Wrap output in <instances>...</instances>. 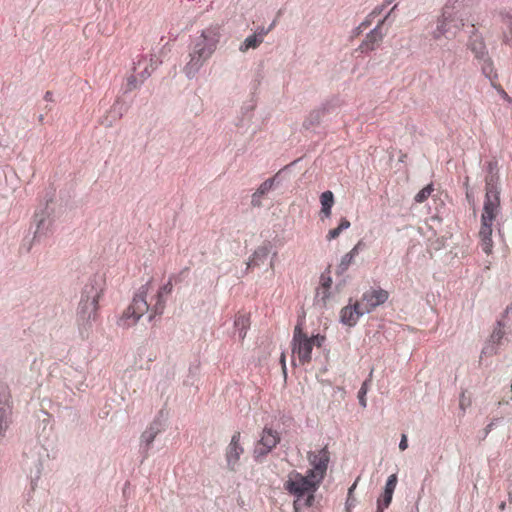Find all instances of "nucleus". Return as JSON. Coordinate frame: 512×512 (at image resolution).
Segmentation results:
<instances>
[{
	"label": "nucleus",
	"instance_id": "obj_13",
	"mask_svg": "<svg viewBox=\"0 0 512 512\" xmlns=\"http://www.w3.org/2000/svg\"><path fill=\"white\" fill-rule=\"evenodd\" d=\"M366 313L363 310L362 305L359 301H356L353 305H347L342 308L340 312L341 322L348 326H354L359 317Z\"/></svg>",
	"mask_w": 512,
	"mask_h": 512
},
{
	"label": "nucleus",
	"instance_id": "obj_15",
	"mask_svg": "<svg viewBox=\"0 0 512 512\" xmlns=\"http://www.w3.org/2000/svg\"><path fill=\"white\" fill-rule=\"evenodd\" d=\"M144 66V70L142 72L137 73L136 75H132L128 79V85L130 86V89L136 88L138 85V82H143L144 79H146L148 76H150L151 72L148 69V61L146 58L142 57L137 61V64L134 68L135 72L141 67Z\"/></svg>",
	"mask_w": 512,
	"mask_h": 512
},
{
	"label": "nucleus",
	"instance_id": "obj_43",
	"mask_svg": "<svg viewBox=\"0 0 512 512\" xmlns=\"http://www.w3.org/2000/svg\"><path fill=\"white\" fill-rule=\"evenodd\" d=\"M509 500L512 501L511 493H509Z\"/></svg>",
	"mask_w": 512,
	"mask_h": 512
},
{
	"label": "nucleus",
	"instance_id": "obj_40",
	"mask_svg": "<svg viewBox=\"0 0 512 512\" xmlns=\"http://www.w3.org/2000/svg\"><path fill=\"white\" fill-rule=\"evenodd\" d=\"M347 512H352L351 508L349 506L346 507Z\"/></svg>",
	"mask_w": 512,
	"mask_h": 512
},
{
	"label": "nucleus",
	"instance_id": "obj_30",
	"mask_svg": "<svg viewBox=\"0 0 512 512\" xmlns=\"http://www.w3.org/2000/svg\"><path fill=\"white\" fill-rule=\"evenodd\" d=\"M503 43L512 47V21L509 23L507 30L503 32Z\"/></svg>",
	"mask_w": 512,
	"mask_h": 512
},
{
	"label": "nucleus",
	"instance_id": "obj_28",
	"mask_svg": "<svg viewBox=\"0 0 512 512\" xmlns=\"http://www.w3.org/2000/svg\"><path fill=\"white\" fill-rule=\"evenodd\" d=\"M396 485H397V476H396V474H392L387 479L384 492H386V494L393 495Z\"/></svg>",
	"mask_w": 512,
	"mask_h": 512
},
{
	"label": "nucleus",
	"instance_id": "obj_9",
	"mask_svg": "<svg viewBox=\"0 0 512 512\" xmlns=\"http://www.w3.org/2000/svg\"><path fill=\"white\" fill-rule=\"evenodd\" d=\"M11 393L6 385L0 384V442L5 437V432L10 425Z\"/></svg>",
	"mask_w": 512,
	"mask_h": 512
},
{
	"label": "nucleus",
	"instance_id": "obj_1",
	"mask_svg": "<svg viewBox=\"0 0 512 512\" xmlns=\"http://www.w3.org/2000/svg\"><path fill=\"white\" fill-rule=\"evenodd\" d=\"M173 277L167 283L157 286L153 279L139 287L133 297L132 303L124 311L121 318L123 327H131L148 311H151L150 320L163 313L165 308V296L173 290Z\"/></svg>",
	"mask_w": 512,
	"mask_h": 512
},
{
	"label": "nucleus",
	"instance_id": "obj_20",
	"mask_svg": "<svg viewBox=\"0 0 512 512\" xmlns=\"http://www.w3.org/2000/svg\"><path fill=\"white\" fill-rule=\"evenodd\" d=\"M351 226V223L348 219L342 218L339 225L336 228H333L329 230V232L326 235V239L328 241L334 240L340 236V234L348 229Z\"/></svg>",
	"mask_w": 512,
	"mask_h": 512
},
{
	"label": "nucleus",
	"instance_id": "obj_25",
	"mask_svg": "<svg viewBox=\"0 0 512 512\" xmlns=\"http://www.w3.org/2000/svg\"><path fill=\"white\" fill-rule=\"evenodd\" d=\"M448 31L446 20H441L438 22L436 29L432 32V38L434 40H439L443 37Z\"/></svg>",
	"mask_w": 512,
	"mask_h": 512
},
{
	"label": "nucleus",
	"instance_id": "obj_5",
	"mask_svg": "<svg viewBox=\"0 0 512 512\" xmlns=\"http://www.w3.org/2000/svg\"><path fill=\"white\" fill-rule=\"evenodd\" d=\"M325 336L316 334L309 336L303 331L301 324H297L293 331L291 350L293 360L296 358L300 365L304 366L311 362L314 347H321Z\"/></svg>",
	"mask_w": 512,
	"mask_h": 512
},
{
	"label": "nucleus",
	"instance_id": "obj_24",
	"mask_svg": "<svg viewBox=\"0 0 512 512\" xmlns=\"http://www.w3.org/2000/svg\"><path fill=\"white\" fill-rule=\"evenodd\" d=\"M434 191V188H433V185L432 184H429L427 186H425L423 189H421L416 195H415V201L417 203H422L424 202L425 200H427L429 198V196L431 195V193Z\"/></svg>",
	"mask_w": 512,
	"mask_h": 512
},
{
	"label": "nucleus",
	"instance_id": "obj_26",
	"mask_svg": "<svg viewBox=\"0 0 512 512\" xmlns=\"http://www.w3.org/2000/svg\"><path fill=\"white\" fill-rule=\"evenodd\" d=\"M273 185H274V179L273 178L267 179L259 186L257 191L254 193L253 197L255 198L257 196L265 195L272 189Z\"/></svg>",
	"mask_w": 512,
	"mask_h": 512
},
{
	"label": "nucleus",
	"instance_id": "obj_34",
	"mask_svg": "<svg viewBox=\"0 0 512 512\" xmlns=\"http://www.w3.org/2000/svg\"><path fill=\"white\" fill-rule=\"evenodd\" d=\"M270 32V29H267V28H259L258 31L256 32V34L258 36H261L262 40H264V37Z\"/></svg>",
	"mask_w": 512,
	"mask_h": 512
},
{
	"label": "nucleus",
	"instance_id": "obj_10",
	"mask_svg": "<svg viewBox=\"0 0 512 512\" xmlns=\"http://www.w3.org/2000/svg\"><path fill=\"white\" fill-rule=\"evenodd\" d=\"M244 453V448L241 445V433L239 431L235 432L231 441L226 447L225 458L227 462V468L230 471H236L239 465V460L241 455Z\"/></svg>",
	"mask_w": 512,
	"mask_h": 512
},
{
	"label": "nucleus",
	"instance_id": "obj_31",
	"mask_svg": "<svg viewBox=\"0 0 512 512\" xmlns=\"http://www.w3.org/2000/svg\"><path fill=\"white\" fill-rule=\"evenodd\" d=\"M44 224V219H40L39 222H38V225H37V229L34 233V241H39L41 236H42V230H41V227L42 225Z\"/></svg>",
	"mask_w": 512,
	"mask_h": 512
},
{
	"label": "nucleus",
	"instance_id": "obj_12",
	"mask_svg": "<svg viewBox=\"0 0 512 512\" xmlns=\"http://www.w3.org/2000/svg\"><path fill=\"white\" fill-rule=\"evenodd\" d=\"M387 17L379 22V24L370 31L365 39L360 44L358 50L361 52H369L375 50L383 40V34L381 32V26L384 24Z\"/></svg>",
	"mask_w": 512,
	"mask_h": 512
},
{
	"label": "nucleus",
	"instance_id": "obj_42",
	"mask_svg": "<svg viewBox=\"0 0 512 512\" xmlns=\"http://www.w3.org/2000/svg\"><path fill=\"white\" fill-rule=\"evenodd\" d=\"M504 507H505V503H502V504L500 505V508H501V509H503Z\"/></svg>",
	"mask_w": 512,
	"mask_h": 512
},
{
	"label": "nucleus",
	"instance_id": "obj_11",
	"mask_svg": "<svg viewBox=\"0 0 512 512\" xmlns=\"http://www.w3.org/2000/svg\"><path fill=\"white\" fill-rule=\"evenodd\" d=\"M389 298V293L382 289H370L363 293L359 301L366 313H370L378 306L384 304Z\"/></svg>",
	"mask_w": 512,
	"mask_h": 512
},
{
	"label": "nucleus",
	"instance_id": "obj_27",
	"mask_svg": "<svg viewBox=\"0 0 512 512\" xmlns=\"http://www.w3.org/2000/svg\"><path fill=\"white\" fill-rule=\"evenodd\" d=\"M392 496L391 494H386V492L383 493L382 497L378 500L377 512H383L390 505Z\"/></svg>",
	"mask_w": 512,
	"mask_h": 512
},
{
	"label": "nucleus",
	"instance_id": "obj_4",
	"mask_svg": "<svg viewBox=\"0 0 512 512\" xmlns=\"http://www.w3.org/2000/svg\"><path fill=\"white\" fill-rule=\"evenodd\" d=\"M320 483L317 479L312 478L308 472L305 476L296 471L289 473L284 487L296 497L294 501L295 512H300L303 508L312 506L314 493Z\"/></svg>",
	"mask_w": 512,
	"mask_h": 512
},
{
	"label": "nucleus",
	"instance_id": "obj_33",
	"mask_svg": "<svg viewBox=\"0 0 512 512\" xmlns=\"http://www.w3.org/2000/svg\"><path fill=\"white\" fill-rule=\"evenodd\" d=\"M407 447H408L407 436L405 434H403L401 437V441L399 443V449L401 451H404L407 449Z\"/></svg>",
	"mask_w": 512,
	"mask_h": 512
},
{
	"label": "nucleus",
	"instance_id": "obj_19",
	"mask_svg": "<svg viewBox=\"0 0 512 512\" xmlns=\"http://www.w3.org/2000/svg\"><path fill=\"white\" fill-rule=\"evenodd\" d=\"M262 42L263 40L261 36H258L256 33H254L244 40V42L240 45L239 50L245 53L249 49H256Z\"/></svg>",
	"mask_w": 512,
	"mask_h": 512
},
{
	"label": "nucleus",
	"instance_id": "obj_41",
	"mask_svg": "<svg viewBox=\"0 0 512 512\" xmlns=\"http://www.w3.org/2000/svg\"><path fill=\"white\" fill-rule=\"evenodd\" d=\"M43 119H44V117H43V115H41V116L39 117V121H40V122H42V121H43Z\"/></svg>",
	"mask_w": 512,
	"mask_h": 512
},
{
	"label": "nucleus",
	"instance_id": "obj_32",
	"mask_svg": "<svg viewBox=\"0 0 512 512\" xmlns=\"http://www.w3.org/2000/svg\"><path fill=\"white\" fill-rule=\"evenodd\" d=\"M365 243L363 242V240H359L356 245L351 249V251H353L355 254L358 255V253L365 248Z\"/></svg>",
	"mask_w": 512,
	"mask_h": 512
},
{
	"label": "nucleus",
	"instance_id": "obj_2",
	"mask_svg": "<svg viewBox=\"0 0 512 512\" xmlns=\"http://www.w3.org/2000/svg\"><path fill=\"white\" fill-rule=\"evenodd\" d=\"M222 37V25L213 23L192 39L189 60L183 68L185 75L194 77L216 51Z\"/></svg>",
	"mask_w": 512,
	"mask_h": 512
},
{
	"label": "nucleus",
	"instance_id": "obj_18",
	"mask_svg": "<svg viewBox=\"0 0 512 512\" xmlns=\"http://www.w3.org/2000/svg\"><path fill=\"white\" fill-rule=\"evenodd\" d=\"M478 62L481 66V70H482L483 74L486 77H488L491 80L496 78L497 74L494 69L493 62H492L491 58L489 57V55H487L485 58L478 59Z\"/></svg>",
	"mask_w": 512,
	"mask_h": 512
},
{
	"label": "nucleus",
	"instance_id": "obj_14",
	"mask_svg": "<svg viewBox=\"0 0 512 512\" xmlns=\"http://www.w3.org/2000/svg\"><path fill=\"white\" fill-rule=\"evenodd\" d=\"M468 48L474 54V56L477 60L485 58L488 55V51H487L484 39L476 31H474L469 38Z\"/></svg>",
	"mask_w": 512,
	"mask_h": 512
},
{
	"label": "nucleus",
	"instance_id": "obj_6",
	"mask_svg": "<svg viewBox=\"0 0 512 512\" xmlns=\"http://www.w3.org/2000/svg\"><path fill=\"white\" fill-rule=\"evenodd\" d=\"M102 295L103 288L100 284L91 283L85 287L78 307V316L81 320H96L99 308L98 302Z\"/></svg>",
	"mask_w": 512,
	"mask_h": 512
},
{
	"label": "nucleus",
	"instance_id": "obj_35",
	"mask_svg": "<svg viewBox=\"0 0 512 512\" xmlns=\"http://www.w3.org/2000/svg\"><path fill=\"white\" fill-rule=\"evenodd\" d=\"M497 90H498L499 94L501 95V97L503 99L508 100V101L510 100L508 94L506 93V91L501 86H498Z\"/></svg>",
	"mask_w": 512,
	"mask_h": 512
},
{
	"label": "nucleus",
	"instance_id": "obj_23",
	"mask_svg": "<svg viewBox=\"0 0 512 512\" xmlns=\"http://www.w3.org/2000/svg\"><path fill=\"white\" fill-rule=\"evenodd\" d=\"M357 256V254H355L353 251H349L348 253H346L342 258H341V261L339 263V266H338V269L341 271V272H344L346 271L349 266L352 264V262L354 261V258Z\"/></svg>",
	"mask_w": 512,
	"mask_h": 512
},
{
	"label": "nucleus",
	"instance_id": "obj_37",
	"mask_svg": "<svg viewBox=\"0 0 512 512\" xmlns=\"http://www.w3.org/2000/svg\"><path fill=\"white\" fill-rule=\"evenodd\" d=\"M369 24H370L369 21H364L360 24L359 29H365L369 26Z\"/></svg>",
	"mask_w": 512,
	"mask_h": 512
},
{
	"label": "nucleus",
	"instance_id": "obj_36",
	"mask_svg": "<svg viewBox=\"0 0 512 512\" xmlns=\"http://www.w3.org/2000/svg\"><path fill=\"white\" fill-rule=\"evenodd\" d=\"M280 362L282 365L283 372H284V374H286V356L284 353H282V355H281Z\"/></svg>",
	"mask_w": 512,
	"mask_h": 512
},
{
	"label": "nucleus",
	"instance_id": "obj_38",
	"mask_svg": "<svg viewBox=\"0 0 512 512\" xmlns=\"http://www.w3.org/2000/svg\"><path fill=\"white\" fill-rule=\"evenodd\" d=\"M51 97H52V93L50 91L46 92L45 99L46 100H51Z\"/></svg>",
	"mask_w": 512,
	"mask_h": 512
},
{
	"label": "nucleus",
	"instance_id": "obj_17",
	"mask_svg": "<svg viewBox=\"0 0 512 512\" xmlns=\"http://www.w3.org/2000/svg\"><path fill=\"white\" fill-rule=\"evenodd\" d=\"M235 328L238 331L239 338L243 340L246 336V332L250 326V319L245 314H238L234 321Z\"/></svg>",
	"mask_w": 512,
	"mask_h": 512
},
{
	"label": "nucleus",
	"instance_id": "obj_16",
	"mask_svg": "<svg viewBox=\"0 0 512 512\" xmlns=\"http://www.w3.org/2000/svg\"><path fill=\"white\" fill-rule=\"evenodd\" d=\"M321 214L325 218L331 216V209L334 205V195L331 191H325L320 196Z\"/></svg>",
	"mask_w": 512,
	"mask_h": 512
},
{
	"label": "nucleus",
	"instance_id": "obj_39",
	"mask_svg": "<svg viewBox=\"0 0 512 512\" xmlns=\"http://www.w3.org/2000/svg\"><path fill=\"white\" fill-rule=\"evenodd\" d=\"M275 25H276V21H273L267 29H270V31H271L275 27Z\"/></svg>",
	"mask_w": 512,
	"mask_h": 512
},
{
	"label": "nucleus",
	"instance_id": "obj_3",
	"mask_svg": "<svg viewBox=\"0 0 512 512\" xmlns=\"http://www.w3.org/2000/svg\"><path fill=\"white\" fill-rule=\"evenodd\" d=\"M485 191L478 236L481 249L484 253L490 255L494 247L492 240L493 222L500 213V192L497 186L492 183V179H486Z\"/></svg>",
	"mask_w": 512,
	"mask_h": 512
},
{
	"label": "nucleus",
	"instance_id": "obj_8",
	"mask_svg": "<svg viewBox=\"0 0 512 512\" xmlns=\"http://www.w3.org/2000/svg\"><path fill=\"white\" fill-rule=\"evenodd\" d=\"M280 434L271 427L265 426L255 444L254 456L256 459L268 455L279 443Z\"/></svg>",
	"mask_w": 512,
	"mask_h": 512
},
{
	"label": "nucleus",
	"instance_id": "obj_7",
	"mask_svg": "<svg viewBox=\"0 0 512 512\" xmlns=\"http://www.w3.org/2000/svg\"><path fill=\"white\" fill-rule=\"evenodd\" d=\"M307 458L311 466V469L308 470V473L312 478H315L319 482H322L326 475L328 464L330 461V453L327 447H323L319 450L309 452Z\"/></svg>",
	"mask_w": 512,
	"mask_h": 512
},
{
	"label": "nucleus",
	"instance_id": "obj_29",
	"mask_svg": "<svg viewBox=\"0 0 512 512\" xmlns=\"http://www.w3.org/2000/svg\"><path fill=\"white\" fill-rule=\"evenodd\" d=\"M368 381L369 380H366L363 382V384L358 392L359 403L362 407H366V405H367L366 394L368 392Z\"/></svg>",
	"mask_w": 512,
	"mask_h": 512
},
{
	"label": "nucleus",
	"instance_id": "obj_22",
	"mask_svg": "<svg viewBox=\"0 0 512 512\" xmlns=\"http://www.w3.org/2000/svg\"><path fill=\"white\" fill-rule=\"evenodd\" d=\"M159 433V429L153 425L149 426L142 434L141 439L146 443L147 446H150L157 434Z\"/></svg>",
	"mask_w": 512,
	"mask_h": 512
},
{
	"label": "nucleus",
	"instance_id": "obj_21",
	"mask_svg": "<svg viewBox=\"0 0 512 512\" xmlns=\"http://www.w3.org/2000/svg\"><path fill=\"white\" fill-rule=\"evenodd\" d=\"M269 254V249L266 246L258 247L249 262V265L257 266L259 265V261H263Z\"/></svg>",
	"mask_w": 512,
	"mask_h": 512
}]
</instances>
